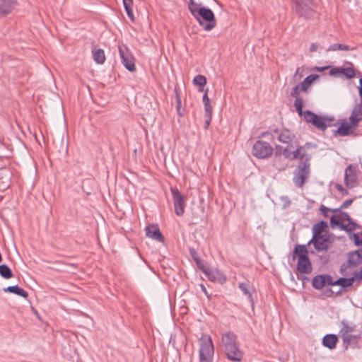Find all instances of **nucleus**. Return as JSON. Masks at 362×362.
I'll use <instances>...</instances> for the list:
<instances>
[{
  "label": "nucleus",
  "instance_id": "c9c22d12",
  "mask_svg": "<svg viewBox=\"0 0 362 362\" xmlns=\"http://www.w3.org/2000/svg\"><path fill=\"white\" fill-rule=\"evenodd\" d=\"M238 288L240 289V291L248 297V298L250 300H252V295L249 291V284L245 282H243L239 284Z\"/></svg>",
  "mask_w": 362,
  "mask_h": 362
},
{
  "label": "nucleus",
  "instance_id": "4d7b16f0",
  "mask_svg": "<svg viewBox=\"0 0 362 362\" xmlns=\"http://www.w3.org/2000/svg\"><path fill=\"white\" fill-rule=\"evenodd\" d=\"M124 6H132L133 0H122Z\"/></svg>",
  "mask_w": 362,
  "mask_h": 362
},
{
  "label": "nucleus",
  "instance_id": "052dcab7",
  "mask_svg": "<svg viewBox=\"0 0 362 362\" xmlns=\"http://www.w3.org/2000/svg\"><path fill=\"white\" fill-rule=\"evenodd\" d=\"M281 199L286 202V204H289L291 201L288 199V197H282Z\"/></svg>",
  "mask_w": 362,
  "mask_h": 362
},
{
  "label": "nucleus",
  "instance_id": "2eb2a0df",
  "mask_svg": "<svg viewBox=\"0 0 362 362\" xmlns=\"http://www.w3.org/2000/svg\"><path fill=\"white\" fill-rule=\"evenodd\" d=\"M18 4L16 0H0V16L11 13Z\"/></svg>",
  "mask_w": 362,
  "mask_h": 362
},
{
  "label": "nucleus",
  "instance_id": "e2e57ef3",
  "mask_svg": "<svg viewBox=\"0 0 362 362\" xmlns=\"http://www.w3.org/2000/svg\"><path fill=\"white\" fill-rule=\"evenodd\" d=\"M177 108L179 109L180 107L181 101H180V99L177 94Z\"/></svg>",
  "mask_w": 362,
  "mask_h": 362
},
{
  "label": "nucleus",
  "instance_id": "1a4fd4ad",
  "mask_svg": "<svg viewBox=\"0 0 362 362\" xmlns=\"http://www.w3.org/2000/svg\"><path fill=\"white\" fill-rule=\"evenodd\" d=\"M170 191L173 196L175 213L177 216H182L185 213L186 197L177 188H171Z\"/></svg>",
  "mask_w": 362,
  "mask_h": 362
},
{
  "label": "nucleus",
  "instance_id": "a211bd4d",
  "mask_svg": "<svg viewBox=\"0 0 362 362\" xmlns=\"http://www.w3.org/2000/svg\"><path fill=\"white\" fill-rule=\"evenodd\" d=\"M349 120L356 126H358V122L362 120V103H360L354 107L349 117Z\"/></svg>",
  "mask_w": 362,
  "mask_h": 362
},
{
  "label": "nucleus",
  "instance_id": "c756f323",
  "mask_svg": "<svg viewBox=\"0 0 362 362\" xmlns=\"http://www.w3.org/2000/svg\"><path fill=\"white\" fill-rule=\"evenodd\" d=\"M0 276L6 279H8L13 277V273L11 269L6 264H1Z\"/></svg>",
  "mask_w": 362,
  "mask_h": 362
},
{
  "label": "nucleus",
  "instance_id": "5fc2aeb1",
  "mask_svg": "<svg viewBox=\"0 0 362 362\" xmlns=\"http://www.w3.org/2000/svg\"><path fill=\"white\" fill-rule=\"evenodd\" d=\"M317 43H315V42H313L311 45H310V52H316L317 49Z\"/></svg>",
  "mask_w": 362,
  "mask_h": 362
},
{
  "label": "nucleus",
  "instance_id": "5701e85b",
  "mask_svg": "<svg viewBox=\"0 0 362 362\" xmlns=\"http://www.w3.org/2000/svg\"><path fill=\"white\" fill-rule=\"evenodd\" d=\"M354 284V279L351 278H344L341 277L337 280L334 281V285L340 286L341 287V290L339 291L340 293L342 290L344 291L345 288L349 287L352 286Z\"/></svg>",
  "mask_w": 362,
  "mask_h": 362
},
{
  "label": "nucleus",
  "instance_id": "bb28decb",
  "mask_svg": "<svg viewBox=\"0 0 362 362\" xmlns=\"http://www.w3.org/2000/svg\"><path fill=\"white\" fill-rule=\"evenodd\" d=\"M94 61L98 64H103L105 61V52L103 49H98L93 52Z\"/></svg>",
  "mask_w": 362,
  "mask_h": 362
},
{
  "label": "nucleus",
  "instance_id": "423d86ee",
  "mask_svg": "<svg viewBox=\"0 0 362 362\" xmlns=\"http://www.w3.org/2000/svg\"><path fill=\"white\" fill-rule=\"evenodd\" d=\"M296 13L305 19L311 18L315 13L314 0H292Z\"/></svg>",
  "mask_w": 362,
  "mask_h": 362
},
{
  "label": "nucleus",
  "instance_id": "dca6fc26",
  "mask_svg": "<svg viewBox=\"0 0 362 362\" xmlns=\"http://www.w3.org/2000/svg\"><path fill=\"white\" fill-rule=\"evenodd\" d=\"M297 269L303 274H310L312 272V264L308 256L299 257L298 259Z\"/></svg>",
  "mask_w": 362,
  "mask_h": 362
},
{
  "label": "nucleus",
  "instance_id": "4c0bfd02",
  "mask_svg": "<svg viewBox=\"0 0 362 362\" xmlns=\"http://www.w3.org/2000/svg\"><path fill=\"white\" fill-rule=\"evenodd\" d=\"M350 278L354 279V283L356 282L357 284H359L362 280V266L358 271L354 272L353 276Z\"/></svg>",
  "mask_w": 362,
  "mask_h": 362
},
{
  "label": "nucleus",
  "instance_id": "6ab92c4d",
  "mask_svg": "<svg viewBox=\"0 0 362 362\" xmlns=\"http://www.w3.org/2000/svg\"><path fill=\"white\" fill-rule=\"evenodd\" d=\"M338 338L337 335L333 334H326L322 339V344L324 346L333 349L336 347Z\"/></svg>",
  "mask_w": 362,
  "mask_h": 362
},
{
  "label": "nucleus",
  "instance_id": "f257e3e1",
  "mask_svg": "<svg viewBox=\"0 0 362 362\" xmlns=\"http://www.w3.org/2000/svg\"><path fill=\"white\" fill-rule=\"evenodd\" d=\"M292 158L300 160L296 169L293 172V182L297 187L302 188L310 174L311 156L305 151L303 146H299L293 153Z\"/></svg>",
  "mask_w": 362,
  "mask_h": 362
},
{
  "label": "nucleus",
  "instance_id": "c85d7f7f",
  "mask_svg": "<svg viewBox=\"0 0 362 362\" xmlns=\"http://www.w3.org/2000/svg\"><path fill=\"white\" fill-rule=\"evenodd\" d=\"M341 337L342 338L345 348L347 349L349 345L356 343L358 336L349 334L345 335H341Z\"/></svg>",
  "mask_w": 362,
  "mask_h": 362
},
{
  "label": "nucleus",
  "instance_id": "393cba45",
  "mask_svg": "<svg viewBox=\"0 0 362 362\" xmlns=\"http://www.w3.org/2000/svg\"><path fill=\"white\" fill-rule=\"evenodd\" d=\"M308 250L305 245H297L293 252V258L295 259L296 257L298 258L302 255L304 257L308 256Z\"/></svg>",
  "mask_w": 362,
  "mask_h": 362
},
{
  "label": "nucleus",
  "instance_id": "473e14b6",
  "mask_svg": "<svg viewBox=\"0 0 362 362\" xmlns=\"http://www.w3.org/2000/svg\"><path fill=\"white\" fill-rule=\"evenodd\" d=\"M294 106L296 107V110L300 116H303L305 119V110H303V101L302 98H297L295 100Z\"/></svg>",
  "mask_w": 362,
  "mask_h": 362
},
{
  "label": "nucleus",
  "instance_id": "37998d69",
  "mask_svg": "<svg viewBox=\"0 0 362 362\" xmlns=\"http://www.w3.org/2000/svg\"><path fill=\"white\" fill-rule=\"evenodd\" d=\"M132 6H124L127 16L131 19L132 21H134V14H133V11H132Z\"/></svg>",
  "mask_w": 362,
  "mask_h": 362
},
{
  "label": "nucleus",
  "instance_id": "cd10ccee",
  "mask_svg": "<svg viewBox=\"0 0 362 362\" xmlns=\"http://www.w3.org/2000/svg\"><path fill=\"white\" fill-rule=\"evenodd\" d=\"M354 48L351 47L349 45H344V44H340V43H334L331 45L327 49V52L330 51H338V50H342V51H349L353 50Z\"/></svg>",
  "mask_w": 362,
  "mask_h": 362
},
{
  "label": "nucleus",
  "instance_id": "2f4dec72",
  "mask_svg": "<svg viewBox=\"0 0 362 362\" xmlns=\"http://www.w3.org/2000/svg\"><path fill=\"white\" fill-rule=\"evenodd\" d=\"M193 83L200 87L199 91H203V88L206 83V78L203 75H197L193 79Z\"/></svg>",
  "mask_w": 362,
  "mask_h": 362
},
{
  "label": "nucleus",
  "instance_id": "3c124183",
  "mask_svg": "<svg viewBox=\"0 0 362 362\" xmlns=\"http://www.w3.org/2000/svg\"><path fill=\"white\" fill-rule=\"evenodd\" d=\"M320 212H321L322 216H324L325 217H327L328 216L327 212H328V211H329V209L327 207L322 205L320 206Z\"/></svg>",
  "mask_w": 362,
  "mask_h": 362
},
{
  "label": "nucleus",
  "instance_id": "58836bf2",
  "mask_svg": "<svg viewBox=\"0 0 362 362\" xmlns=\"http://www.w3.org/2000/svg\"><path fill=\"white\" fill-rule=\"evenodd\" d=\"M301 86L298 83L297 85H296L291 92V96L295 98L296 99L297 98H301L299 95H300V93L301 91H303V90L300 88Z\"/></svg>",
  "mask_w": 362,
  "mask_h": 362
},
{
  "label": "nucleus",
  "instance_id": "09e8293b",
  "mask_svg": "<svg viewBox=\"0 0 362 362\" xmlns=\"http://www.w3.org/2000/svg\"><path fill=\"white\" fill-rule=\"evenodd\" d=\"M341 229L346 230V231H351V230H354L355 229V226H353L351 225L349 222V224L347 225H341Z\"/></svg>",
  "mask_w": 362,
  "mask_h": 362
},
{
  "label": "nucleus",
  "instance_id": "338daca9",
  "mask_svg": "<svg viewBox=\"0 0 362 362\" xmlns=\"http://www.w3.org/2000/svg\"><path fill=\"white\" fill-rule=\"evenodd\" d=\"M45 138H46V137H45V136H42V142H43V144H46Z\"/></svg>",
  "mask_w": 362,
  "mask_h": 362
},
{
  "label": "nucleus",
  "instance_id": "e433bc0d",
  "mask_svg": "<svg viewBox=\"0 0 362 362\" xmlns=\"http://www.w3.org/2000/svg\"><path fill=\"white\" fill-rule=\"evenodd\" d=\"M338 212H339V214H337V216H338V218H339L341 219V221L343 220H345V221H349L351 225L356 226V223L352 221V220L348 213L341 211H339Z\"/></svg>",
  "mask_w": 362,
  "mask_h": 362
},
{
  "label": "nucleus",
  "instance_id": "6e6d98bb",
  "mask_svg": "<svg viewBox=\"0 0 362 362\" xmlns=\"http://www.w3.org/2000/svg\"><path fill=\"white\" fill-rule=\"evenodd\" d=\"M359 96L362 103V78L359 79Z\"/></svg>",
  "mask_w": 362,
  "mask_h": 362
},
{
  "label": "nucleus",
  "instance_id": "6e6552de",
  "mask_svg": "<svg viewBox=\"0 0 362 362\" xmlns=\"http://www.w3.org/2000/svg\"><path fill=\"white\" fill-rule=\"evenodd\" d=\"M333 124H336V126L339 125L336 129L332 130L334 136L337 134L339 136H349L352 134L357 127L354 124H352V122L346 119H339L337 122H333Z\"/></svg>",
  "mask_w": 362,
  "mask_h": 362
},
{
  "label": "nucleus",
  "instance_id": "603ef678",
  "mask_svg": "<svg viewBox=\"0 0 362 362\" xmlns=\"http://www.w3.org/2000/svg\"><path fill=\"white\" fill-rule=\"evenodd\" d=\"M211 121V115H205L204 128L207 129Z\"/></svg>",
  "mask_w": 362,
  "mask_h": 362
},
{
  "label": "nucleus",
  "instance_id": "774afa93",
  "mask_svg": "<svg viewBox=\"0 0 362 362\" xmlns=\"http://www.w3.org/2000/svg\"><path fill=\"white\" fill-rule=\"evenodd\" d=\"M8 187V183H6V185H4V188H6V187Z\"/></svg>",
  "mask_w": 362,
  "mask_h": 362
},
{
  "label": "nucleus",
  "instance_id": "ddd939ff",
  "mask_svg": "<svg viewBox=\"0 0 362 362\" xmlns=\"http://www.w3.org/2000/svg\"><path fill=\"white\" fill-rule=\"evenodd\" d=\"M309 244H313L316 250L319 252H325L327 250L328 239L324 235L315 236L313 235L312 239L309 241Z\"/></svg>",
  "mask_w": 362,
  "mask_h": 362
},
{
  "label": "nucleus",
  "instance_id": "c03bdc74",
  "mask_svg": "<svg viewBox=\"0 0 362 362\" xmlns=\"http://www.w3.org/2000/svg\"><path fill=\"white\" fill-rule=\"evenodd\" d=\"M353 240L356 245L362 246V239L360 238L358 233L353 234Z\"/></svg>",
  "mask_w": 362,
  "mask_h": 362
},
{
  "label": "nucleus",
  "instance_id": "680f3d73",
  "mask_svg": "<svg viewBox=\"0 0 362 362\" xmlns=\"http://www.w3.org/2000/svg\"><path fill=\"white\" fill-rule=\"evenodd\" d=\"M200 286H201L202 291L207 296L208 293H207V291H206V288H205V286L203 284H201Z\"/></svg>",
  "mask_w": 362,
  "mask_h": 362
},
{
  "label": "nucleus",
  "instance_id": "a878e982",
  "mask_svg": "<svg viewBox=\"0 0 362 362\" xmlns=\"http://www.w3.org/2000/svg\"><path fill=\"white\" fill-rule=\"evenodd\" d=\"M312 286L315 289L320 290L325 286V277L323 274L317 275L313 279Z\"/></svg>",
  "mask_w": 362,
  "mask_h": 362
},
{
  "label": "nucleus",
  "instance_id": "72a5a7b5",
  "mask_svg": "<svg viewBox=\"0 0 362 362\" xmlns=\"http://www.w3.org/2000/svg\"><path fill=\"white\" fill-rule=\"evenodd\" d=\"M341 71V74L348 79L353 78L356 75V72L353 66L342 68Z\"/></svg>",
  "mask_w": 362,
  "mask_h": 362
},
{
  "label": "nucleus",
  "instance_id": "ea45409f",
  "mask_svg": "<svg viewBox=\"0 0 362 362\" xmlns=\"http://www.w3.org/2000/svg\"><path fill=\"white\" fill-rule=\"evenodd\" d=\"M352 202H353L352 199H347L341 204L340 208L331 209V211H339L341 209H346L347 207H349L352 204Z\"/></svg>",
  "mask_w": 362,
  "mask_h": 362
},
{
  "label": "nucleus",
  "instance_id": "412c9836",
  "mask_svg": "<svg viewBox=\"0 0 362 362\" xmlns=\"http://www.w3.org/2000/svg\"><path fill=\"white\" fill-rule=\"evenodd\" d=\"M317 78V74H310L308 76H306L302 82L298 83L301 86L300 88L303 90V92L307 93L308 91L310 86Z\"/></svg>",
  "mask_w": 362,
  "mask_h": 362
},
{
  "label": "nucleus",
  "instance_id": "a18cd8bd",
  "mask_svg": "<svg viewBox=\"0 0 362 362\" xmlns=\"http://www.w3.org/2000/svg\"><path fill=\"white\" fill-rule=\"evenodd\" d=\"M325 277V286H335L334 281H333L332 277L328 274H323Z\"/></svg>",
  "mask_w": 362,
  "mask_h": 362
},
{
  "label": "nucleus",
  "instance_id": "4be33fe9",
  "mask_svg": "<svg viewBox=\"0 0 362 362\" xmlns=\"http://www.w3.org/2000/svg\"><path fill=\"white\" fill-rule=\"evenodd\" d=\"M328 227L327 222L325 221H321L313 225L312 231L313 235L319 236L322 235V233L325 231Z\"/></svg>",
  "mask_w": 362,
  "mask_h": 362
},
{
  "label": "nucleus",
  "instance_id": "f03ea898",
  "mask_svg": "<svg viewBox=\"0 0 362 362\" xmlns=\"http://www.w3.org/2000/svg\"><path fill=\"white\" fill-rule=\"evenodd\" d=\"M221 348L227 358L231 361L240 362L243 357V351L239 349L237 336L232 332H226L221 336Z\"/></svg>",
  "mask_w": 362,
  "mask_h": 362
},
{
  "label": "nucleus",
  "instance_id": "39448f33",
  "mask_svg": "<svg viewBox=\"0 0 362 362\" xmlns=\"http://www.w3.org/2000/svg\"><path fill=\"white\" fill-rule=\"evenodd\" d=\"M305 121L311 123L320 130H325L327 127L336 126L334 118L318 116L310 110H305Z\"/></svg>",
  "mask_w": 362,
  "mask_h": 362
},
{
  "label": "nucleus",
  "instance_id": "0eeeda50",
  "mask_svg": "<svg viewBox=\"0 0 362 362\" xmlns=\"http://www.w3.org/2000/svg\"><path fill=\"white\" fill-rule=\"evenodd\" d=\"M362 263V249H359L348 254V260L344 262L340 267V274L347 276L350 274L349 269L357 267Z\"/></svg>",
  "mask_w": 362,
  "mask_h": 362
},
{
  "label": "nucleus",
  "instance_id": "69168bd1",
  "mask_svg": "<svg viewBox=\"0 0 362 362\" xmlns=\"http://www.w3.org/2000/svg\"><path fill=\"white\" fill-rule=\"evenodd\" d=\"M328 68H329V66H324V67L317 68V70L322 71Z\"/></svg>",
  "mask_w": 362,
  "mask_h": 362
},
{
  "label": "nucleus",
  "instance_id": "864d4df0",
  "mask_svg": "<svg viewBox=\"0 0 362 362\" xmlns=\"http://www.w3.org/2000/svg\"><path fill=\"white\" fill-rule=\"evenodd\" d=\"M207 92H208V90H206L205 91V93H204V94L203 95V97H202V102H203L204 104V103H210V99L208 97Z\"/></svg>",
  "mask_w": 362,
  "mask_h": 362
},
{
  "label": "nucleus",
  "instance_id": "13d9d810",
  "mask_svg": "<svg viewBox=\"0 0 362 362\" xmlns=\"http://www.w3.org/2000/svg\"><path fill=\"white\" fill-rule=\"evenodd\" d=\"M291 137H288V136H286V137H279V140L280 141H282V142H284V143H286L288 142V140L290 139Z\"/></svg>",
  "mask_w": 362,
  "mask_h": 362
},
{
  "label": "nucleus",
  "instance_id": "7ed1b4c3",
  "mask_svg": "<svg viewBox=\"0 0 362 362\" xmlns=\"http://www.w3.org/2000/svg\"><path fill=\"white\" fill-rule=\"evenodd\" d=\"M194 18L197 21L199 25L202 26L207 31L211 30L216 25L214 13L209 8L202 7L199 9L197 15Z\"/></svg>",
  "mask_w": 362,
  "mask_h": 362
},
{
  "label": "nucleus",
  "instance_id": "9b49d317",
  "mask_svg": "<svg viewBox=\"0 0 362 362\" xmlns=\"http://www.w3.org/2000/svg\"><path fill=\"white\" fill-rule=\"evenodd\" d=\"M272 147L267 142L257 141L253 145L252 154L258 158H267L272 156Z\"/></svg>",
  "mask_w": 362,
  "mask_h": 362
},
{
  "label": "nucleus",
  "instance_id": "a19ab883",
  "mask_svg": "<svg viewBox=\"0 0 362 362\" xmlns=\"http://www.w3.org/2000/svg\"><path fill=\"white\" fill-rule=\"evenodd\" d=\"M330 223L333 226H338L341 227V225H343L342 221L339 218H338L337 214L336 216H333L330 218Z\"/></svg>",
  "mask_w": 362,
  "mask_h": 362
},
{
  "label": "nucleus",
  "instance_id": "f8f14e48",
  "mask_svg": "<svg viewBox=\"0 0 362 362\" xmlns=\"http://www.w3.org/2000/svg\"><path fill=\"white\" fill-rule=\"evenodd\" d=\"M202 272L212 282L223 284L227 281L226 275L218 268L206 267Z\"/></svg>",
  "mask_w": 362,
  "mask_h": 362
},
{
  "label": "nucleus",
  "instance_id": "f3484780",
  "mask_svg": "<svg viewBox=\"0 0 362 362\" xmlns=\"http://www.w3.org/2000/svg\"><path fill=\"white\" fill-rule=\"evenodd\" d=\"M146 235L155 240L163 242L164 237L160 231L158 227L156 225H150L146 228Z\"/></svg>",
  "mask_w": 362,
  "mask_h": 362
},
{
  "label": "nucleus",
  "instance_id": "9d476101",
  "mask_svg": "<svg viewBox=\"0 0 362 362\" xmlns=\"http://www.w3.org/2000/svg\"><path fill=\"white\" fill-rule=\"evenodd\" d=\"M118 49L124 66L131 72L135 71V59L127 47L126 45L119 46Z\"/></svg>",
  "mask_w": 362,
  "mask_h": 362
},
{
  "label": "nucleus",
  "instance_id": "79ce46f5",
  "mask_svg": "<svg viewBox=\"0 0 362 362\" xmlns=\"http://www.w3.org/2000/svg\"><path fill=\"white\" fill-rule=\"evenodd\" d=\"M341 69H342V67H334V68H332L329 71V74L331 76H339L340 74H341Z\"/></svg>",
  "mask_w": 362,
  "mask_h": 362
},
{
  "label": "nucleus",
  "instance_id": "7c9ffc66",
  "mask_svg": "<svg viewBox=\"0 0 362 362\" xmlns=\"http://www.w3.org/2000/svg\"><path fill=\"white\" fill-rule=\"evenodd\" d=\"M341 325L342 327L341 328L339 332L340 335L349 334L355 330V325H350L344 321L341 322Z\"/></svg>",
  "mask_w": 362,
  "mask_h": 362
},
{
  "label": "nucleus",
  "instance_id": "b1692460",
  "mask_svg": "<svg viewBox=\"0 0 362 362\" xmlns=\"http://www.w3.org/2000/svg\"><path fill=\"white\" fill-rule=\"evenodd\" d=\"M189 253L194 261L196 262L197 267L202 272L206 268L204 261L201 259L198 255V253L194 248L189 249Z\"/></svg>",
  "mask_w": 362,
  "mask_h": 362
},
{
  "label": "nucleus",
  "instance_id": "4468645a",
  "mask_svg": "<svg viewBox=\"0 0 362 362\" xmlns=\"http://www.w3.org/2000/svg\"><path fill=\"white\" fill-rule=\"evenodd\" d=\"M344 182L345 185L349 188H353L356 185L357 175L356 170L352 165H349L345 170Z\"/></svg>",
  "mask_w": 362,
  "mask_h": 362
},
{
  "label": "nucleus",
  "instance_id": "f704fd0d",
  "mask_svg": "<svg viewBox=\"0 0 362 362\" xmlns=\"http://www.w3.org/2000/svg\"><path fill=\"white\" fill-rule=\"evenodd\" d=\"M202 7V6H201L200 5L194 2L193 0H190L188 6L189 10L194 18L196 17L199 9H200Z\"/></svg>",
  "mask_w": 362,
  "mask_h": 362
},
{
  "label": "nucleus",
  "instance_id": "49530a36",
  "mask_svg": "<svg viewBox=\"0 0 362 362\" xmlns=\"http://www.w3.org/2000/svg\"><path fill=\"white\" fill-rule=\"evenodd\" d=\"M335 188L339 191L340 192V193L342 194V195H347L349 194V192L346 189H345L344 187H342V185H341L340 184H336L335 185Z\"/></svg>",
  "mask_w": 362,
  "mask_h": 362
},
{
  "label": "nucleus",
  "instance_id": "aec40b11",
  "mask_svg": "<svg viewBox=\"0 0 362 362\" xmlns=\"http://www.w3.org/2000/svg\"><path fill=\"white\" fill-rule=\"evenodd\" d=\"M3 291L4 292H8L11 293H14L17 296L23 297L25 298H27L28 296V293L26 291L23 289L22 288L19 287L18 286H10L6 288H3Z\"/></svg>",
  "mask_w": 362,
  "mask_h": 362
},
{
  "label": "nucleus",
  "instance_id": "0e129e2a",
  "mask_svg": "<svg viewBox=\"0 0 362 362\" xmlns=\"http://www.w3.org/2000/svg\"><path fill=\"white\" fill-rule=\"evenodd\" d=\"M34 140H35L36 142H37V143H38V144H39L40 146H42L41 141L37 139V136H35V137H34Z\"/></svg>",
  "mask_w": 362,
  "mask_h": 362
},
{
  "label": "nucleus",
  "instance_id": "bf43d9fd",
  "mask_svg": "<svg viewBox=\"0 0 362 362\" xmlns=\"http://www.w3.org/2000/svg\"><path fill=\"white\" fill-rule=\"evenodd\" d=\"M260 136H272V133L269 131L262 132L260 134Z\"/></svg>",
  "mask_w": 362,
  "mask_h": 362
},
{
  "label": "nucleus",
  "instance_id": "8fccbe9b",
  "mask_svg": "<svg viewBox=\"0 0 362 362\" xmlns=\"http://www.w3.org/2000/svg\"><path fill=\"white\" fill-rule=\"evenodd\" d=\"M295 151H292V152H290L287 148H285L284 149V152H283V154L285 158H291V159H293L292 157H293V153Z\"/></svg>",
  "mask_w": 362,
  "mask_h": 362
},
{
  "label": "nucleus",
  "instance_id": "20e7f679",
  "mask_svg": "<svg viewBox=\"0 0 362 362\" xmlns=\"http://www.w3.org/2000/svg\"><path fill=\"white\" fill-rule=\"evenodd\" d=\"M199 360L200 362H212L214 347L209 335L204 334L199 339Z\"/></svg>",
  "mask_w": 362,
  "mask_h": 362
},
{
  "label": "nucleus",
  "instance_id": "de8ad7c7",
  "mask_svg": "<svg viewBox=\"0 0 362 362\" xmlns=\"http://www.w3.org/2000/svg\"><path fill=\"white\" fill-rule=\"evenodd\" d=\"M204 106L205 115H212V107H211L210 103H204Z\"/></svg>",
  "mask_w": 362,
  "mask_h": 362
}]
</instances>
